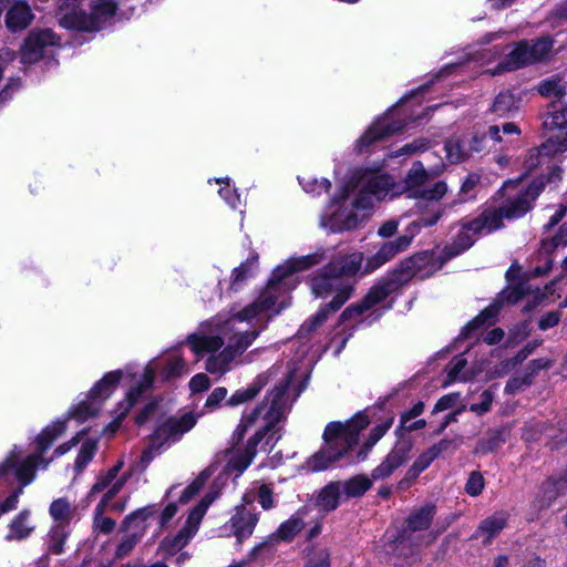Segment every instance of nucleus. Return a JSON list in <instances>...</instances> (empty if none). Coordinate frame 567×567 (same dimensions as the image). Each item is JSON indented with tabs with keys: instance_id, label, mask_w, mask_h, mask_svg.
Returning a JSON list of instances; mask_svg holds the SVG:
<instances>
[{
	"instance_id": "nucleus-4",
	"label": "nucleus",
	"mask_w": 567,
	"mask_h": 567,
	"mask_svg": "<svg viewBox=\"0 0 567 567\" xmlns=\"http://www.w3.org/2000/svg\"><path fill=\"white\" fill-rule=\"evenodd\" d=\"M533 206L530 200L526 198V194L519 193L514 199L507 200L505 205L496 208H485L478 216L470 219L462 218L458 225H463V229L476 239L478 236L494 233L504 227L503 219H517L525 216Z\"/></svg>"
},
{
	"instance_id": "nucleus-19",
	"label": "nucleus",
	"mask_w": 567,
	"mask_h": 567,
	"mask_svg": "<svg viewBox=\"0 0 567 567\" xmlns=\"http://www.w3.org/2000/svg\"><path fill=\"white\" fill-rule=\"evenodd\" d=\"M436 513L437 507L434 503H425L414 508L404 522L412 532H425L431 527Z\"/></svg>"
},
{
	"instance_id": "nucleus-22",
	"label": "nucleus",
	"mask_w": 567,
	"mask_h": 567,
	"mask_svg": "<svg viewBox=\"0 0 567 567\" xmlns=\"http://www.w3.org/2000/svg\"><path fill=\"white\" fill-rule=\"evenodd\" d=\"M507 519L503 515H492L483 519L472 535L473 539L483 538V545H488L506 527Z\"/></svg>"
},
{
	"instance_id": "nucleus-44",
	"label": "nucleus",
	"mask_w": 567,
	"mask_h": 567,
	"mask_svg": "<svg viewBox=\"0 0 567 567\" xmlns=\"http://www.w3.org/2000/svg\"><path fill=\"white\" fill-rule=\"evenodd\" d=\"M279 423V417H272L267 423L258 429L252 436H250L244 447L245 451L250 452L256 456L257 446L264 441L270 431H274L276 425Z\"/></svg>"
},
{
	"instance_id": "nucleus-49",
	"label": "nucleus",
	"mask_w": 567,
	"mask_h": 567,
	"mask_svg": "<svg viewBox=\"0 0 567 567\" xmlns=\"http://www.w3.org/2000/svg\"><path fill=\"white\" fill-rule=\"evenodd\" d=\"M296 274V268H293L290 259L286 261L285 265L277 266L267 282V288L269 290H275L286 278Z\"/></svg>"
},
{
	"instance_id": "nucleus-43",
	"label": "nucleus",
	"mask_w": 567,
	"mask_h": 567,
	"mask_svg": "<svg viewBox=\"0 0 567 567\" xmlns=\"http://www.w3.org/2000/svg\"><path fill=\"white\" fill-rule=\"evenodd\" d=\"M276 302L275 297H265L261 301L252 302L243 308L238 313L237 318L240 321H248L256 318L261 311L270 309Z\"/></svg>"
},
{
	"instance_id": "nucleus-7",
	"label": "nucleus",
	"mask_w": 567,
	"mask_h": 567,
	"mask_svg": "<svg viewBox=\"0 0 567 567\" xmlns=\"http://www.w3.org/2000/svg\"><path fill=\"white\" fill-rule=\"evenodd\" d=\"M412 244V235L404 233L394 240L383 241L375 254L362 264L361 275H369L391 261L396 255L405 251Z\"/></svg>"
},
{
	"instance_id": "nucleus-63",
	"label": "nucleus",
	"mask_w": 567,
	"mask_h": 567,
	"mask_svg": "<svg viewBox=\"0 0 567 567\" xmlns=\"http://www.w3.org/2000/svg\"><path fill=\"white\" fill-rule=\"evenodd\" d=\"M255 458V455L254 454H250V452H247L245 450L236 453L229 461V465L230 467L238 472V473H243L244 471H246L249 465L252 463Z\"/></svg>"
},
{
	"instance_id": "nucleus-32",
	"label": "nucleus",
	"mask_w": 567,
	"mask_h": 567,
	"mask_svg": "<svg viewBox=\"0 0 567 567\" xmlns=\"http://www.w3.org/2000/svg\"><path fill=\"white\" fill-rule=\"evenodd\" d=\"M265 409L266 404L260 402L249 413L243 414L239 424L231 435V444L234 446H237L243 442L247 431L255 425Z\"/></svg>"
},
{
	"instance_id": "nucleus-10",
	"label": "nucleus",
	"mask_w": 567,
	"mask_h": 567,
	"mask_svg": "<svg viewBox=\"0 0 567 567\" xmlns=\"http://www.w3.org/2000/svg\"><path fill=\"white\" fill-rule=\"evenodd\" d=\"M412 449V440H396L395 444L384 457V460L372 470V478L385 480L390 477L395 470L409 461Z\"/></svg>"
},
{
	"instance_id": "nucleus-40",
	"label": "nucleus",
	"mask_w": 567,
	"mask_h": 567,
	"mask_svg": "<svg viewBox=\"0 0 567 567\" xmlns=\"http://www.w3.org/2000/svg\"><path fill=\"white\" fill-rule=\"evenodd\" d=\"M442 217V209L436 208L435 210H430L423 213L416 220H413L405 229L408 235H412V240L420 233L422 228H427L436 225V223Z\"/></svg>"
},
{
	"instance_id": "nucleus-58",
	"label": "nucleus",
	"mask_w": 567,
	"mask_h": 567,
	"mask_svg": "<svg viewBox=\"0 0 567 567\" xmlns=\"http://www.w3.org/2000/svg\"><path fill=\"white\" fill-rule=\"evenodd\" d=\"M553 362L547 358H538L530 360L525 367L524 374L533 383L534 378L542 371L551 367Z\"/></svg>"
},
{
	"instance_id": "nucleus-30",
	"label": "nucleus",
	"mask_w": 567,
	"mask_h": 567,
	"mask_svg": "<svg viewBox=\"0 0 567 567\" xmlns=\"http://www.w3.org/2000/svg\"><path fill=\"white\" fill-rule=\"evenodd\" d=\"M289 382L285 381L275 385L266 395L262 401L266 405L269 403V409L265 415L266 420L272 417H281V411L284 409V398L287 393Z\"/></svg>"
},
{
	"instance_id": "nucleus-1",
	"label": "nucleus",
	"mask_w": 567,
	"mask_h": 567,
	"mask_svg": "<svg viewBox=\"0 0 567 567\" xmlns=\"http://www.w3.org/2000/svg\"><path fill=\"white\" fill-rule=\"evenodd\" d=\"M363 252L357 251L340 255L321 268L317 269L307 279L312 295L316 298L332 299L319 307L299 328V337H307L321 327L331 316L339 311L354 292V278L362 268Z\"/></svg>"
},
{
	"instance_id": "nucleus-20",
	"label": "nucleus",
	"mask_w": 567,
	"mask_h": 567,
	"mask_svg": "<svg viewBox=\"0 0 567 567\" xmlns=\"http://www.w3.org/2000/svg\"><path fill=\"white\" fill-rule=\"evenodd\" d=\"M66 431V419L56 420L51 425L45 426L37 435L34 440L35 451L43 458V454L52 446V444Z\"/></svg>"
},
{
	"instance_id": "nucleus-56",
	"label": "nucleus",
	"mask_w": 567,
	"mask_h": 567,
	"mask_svg": "<svg viewBox=\"0 0 567 567\" xmlns=\"http://www.w3.org/2000/svg\"><path fill=\"white\" fill-rule=\"evenodd\" d=\"M485 481L481 472L473 471L470 473L464 491L467 495L476 497L482 494Z\"/></svg>"
},
{
	"instance_id": "nucleus-51",
	"label": "nucleus",
	"mask_w": 567,
	"mask_h": 567,
	"mask_svg": "<svg viewBox=\"0 0 567 567\" xmlns=\"http://www.w3.org/2000/svg\"><path fill=\"white\" fill-rule=\"evenodd\" d=\"M525 295L526 292L523 288V284H518L502 290L493 302H501L503 308L505 303L516 305L525 297Z\"/></svg>"
},
{
	"instance_id": "nucleus-29",
	"label": "nucleus",
	"mask_w": 567,
	"mask_h": 567,
	"mask_svg": "<svg viewBox=\"0 0 567 567\" xmlns=\"http://www.w3.org/2000/svg\"><path fill=\"white\" fill-rule=\"evenodd\" d=\"M518 109L519 100L516 99L515 94L511 90H504L495 96L489 111L498 117H506L517 112Z\"/></svg>"
},
{
	"instance_id": "nucleus-61",
	"label": "nucleus",
	"mask_w": 567,
	"mask_h": 567,
	"mask_svg": "<svg viewBox=\"0 0 567 567\" xmlns=\"http://www.w3.org/2000/svg\"><path fill=\"white\" fill-rule=\"evenodd\" d=\"M375 445L374 442H371L368 437L364 443L360 446L357 453H353V449L349 451V454L346 456V463L348 465L357 464L359 462H363L368 458L372 447Z\"/></svg>"
},
{
	"instance_id": "nucleus-5",
	"label": "nucleus",
	"mask_w": 567,
	"mask_h": 567,
	"mask_svg": "<svg viewBox=\"0 0 567 567\" xmlns=\"http://www.w3.org/2000/svg\"><path fill=\"white\" fill-rule=\"evenodd\" d=\"M422 90L423 87L412 91L409 95L400 99L396 105L388 109L383 114L378 116L355 141L354 151L358 154L368 153L370 147L374 144L383 142L398 133H402L406 127L408 122L405 120H390V114L396 106L402 105L406 99L416 95L417 92Z\"/></svg>"
},
{
	"instance_id": "nucleus-46",
	"label": "nucleus",
	"mask_w": 567,
	"mask_h": 567,
	"mask_svg": "<svg viewBox=\"0 0 567 567\" xmlns=\"http://www.w3.org/2000/svg\"><path fill=\"white\" fill-rule=\"evenodd\" d=\"M492 144L485 128L473 127L472 136L468 141V151L471 153L489 152Z\"/></svg>"
},
{
	"instance_id": "nucleus-27",
	"label": "nucleus",
	"mask_w": 567,
	"mask_h": 567,
	"mask_svg": "<svg viewBox=\"0 0 567 567\" xmlns=\"http://www.w3.org/2000/svg\"><path fill=\"white\" fill-rule=\"evenodd\" d=\"M542 507L549 508L560 496L567 493V475L548 477L543 483Z\"/></svg>"
},
{
	"instance_id": "nucleus-13",
	"label": "nucleus",
	"mask_w": 567,
	"mask_h": 567,
	"mask_svg": "<svg viewBox=\"0 0 567 567\" xmlns=\"http://www.w3.org/2000/svg\"><path fill=\"white\" fill-rule=\"evenodd\" d=\"M59 25L65 30L75 32L91 33L99 31V24L94 22V18H92L91 13H87L80 7L61 12Z\"/></svg>"
},
{
	"instance_id": "nucleus-15",
	"label": "nucleus",
	"mask_w": 567,
	"mask_h": 567,
	"mask_svg": "<svg viewBox=\"0 0 567 567\" xmlns=\"http://www.w3.org/2000/svg\"><path fill=\"white\" fill-rule=\"evenodd\" d=\"M530 64L534 63L528 49V41L522 40L504 56L498 63L497 69L499 71H516Z\"/></svg>"
},
{
	"instance_id": "nucleus-33",
	"label": "nucleus",
	"mask_w": 567,
	"mask_h": 567,
	"mask_svg": "<svg viewBox=\"0 0 567 567\" xmlns=\"http://www.w3.org/2000/svg\"><path fill=\"white\" fill-rule=\"evenodd\" d=\"M117 8V0H93L91 2L90 13L94 18V22L99 24V31L107 20L116 14Z\"/></svg>"
},
{
	"instance_id": "nucleus-53",
	"label": "nucleus",
	"mask_w": 567,
	"mask_h": 567,
	"mask_svg": "<svg viewBox=\"0 0 567 567\" xmlns=\"http://www.w3.org/2000/svg\"><path fill=\"white\" fill-rule=\"evenodd\" d=\"M530 334L529 321L524 320L514 326L508 332L506 347H514Z\"/></svg>"
},
{
	"instance_id": "nucleus-47",
	"label": "nucleus",
	"mask_w": 567,
	"mask_h": 567,
	"mask_svg": "<svg viewBox=\"0 0 567 567\" xmlns=\"http://www.w3.org/2000/svg\"><path fill=\"white\" fill-rule=\"evenodd\" d=\"M185 369V361L181 357H174L167 360L162 368L159 375L162 381L168 382L173 379L179 378Z\"/></svg>"
},
{
	"instance_id": "nucleus-25",
	"label": "nucleus",
	"mask_w": 567,
	"mask_h": 567,
	"mask_svg": "<svg viewBox=\"0 0 567 567\" xmlns=\"http://www.w3.org/2000/svg\"><path fill=\"white\" fill-rule=\"evenodd\" d=\"M340 486L338 481L329 482L318 493L315 505L320 512L330 513L340 505Z\"/></svg>"
},
{
	"instance_id": "nucleus-45",
	"label": "nucleus",
	"mask_w": 567,
	"mask_h": 567,
	"mask_svg": "<svg viewBox=\"0 0 567 567\" xmlns=\"http://www.w3.org/2000/svg\"><path fill=\"white\" fill-rule=\"evenodd\" d=\"M68 532L62 525H55L49 533L48 551L52 555H61L64 551V544Z\"/></svg>"
},
{
	"instance_id": "nucleus-2",
	"label": "nucleus",
	"mask_w": 567,
	"mask_h": 567,
	"mask_svg": "<svg viewBox=\"0 0 567 567\" xmlns=\"http://www.w3.org/2000/svg\"><path fill=\"white\" fill-rule=\"evenodd\" d=\"M475 243L476 239H472L463 225H460L452 243L445 245L441 252L435 249L417 251L402 259L392 269L403 287L413 279L423 281L433 277L447 261L467 251Z\"/></svg>"
},
{
	"instance_id": "nucleus-36",
	"label": "nucleus",
	"mask_w": 567,
	"mask_h": 567,
	"mask_svg": "<svg viewBox=\"0 0 567 567\" xmlns=\"http://www.w3.org/2000/svg\"><path fill=\"white\" fill-rule=\"evenodd\" d=\"M303 567H331L329 548H316L313 545L303 549Z\"/></svg>"
},
{
	"instance_id": "nucleus-12",
	"label": "nucleus",
	"mask_w": 567,
	"mask_h": 567,
	"mask_svg": "<svg viewBox=\"0 0 567 567\" xmlns=\"http://www.w3.org/2000/svg\"><path fill=\"white\" fill-rule=\"evenodd\" d=\"M14 478L18 481L19 486L16 489H21V494L23 493V488L31 484L37 475V470L40 464L44 462L43 458L39 456V454H30L24 460L20 461V452L18 447L14 446Z\"/></svg>"
},
{
	"instance_id": "nucleus-18",
	"label": "nucleus",
	"mask_w": 567,
	"mask_h": 567,
	"mask_svg": "<svg viewBox=\"0 0 567 567\" xmlns=\"http://www.w3.org/2000/svg\"><path fill=\"white\" fill-rule=\"evenodd\" d=\"M157 513V505L150 504L144 507L137 508L130 513L122 522V529L131 530L133 534H140L141 538L146 533L148 527L147 519Z\"/></svg>"
},
{
	"instance_id": "nucleus-39",
	"label": "nucleus",
	"mask_w": 567,
	"mask_h": 567,
	"mask_svg": "<svg viewBox=\"0 0 567 567\" xmlns=\"http://www.w3.org/2000/svg\"><path fill=\"white\" fill-rule=\"evenodd\" d=\"M344 424L348 426V446L355 447L359 443L360 432L368 427L370 420L364 412H358Z\"/></svg>"
},
{
	"instance_id": "nucleus-31",
	"label": "nucleus",
	"mask_w": 567,
	"mask_h": 567,
	"mask_svg": "<svg viewBox=\"0 0 567 567\" xmlns=\"http://www.w3.org/2000/svg\"><path fill=\"white\" fill-rule=\"evenodd\" d=\"M265 386V381L258 377L247 388L236 390L227 400L226 405L235 408L252 401Z\"/></svg>"
},
{
	"instance_id": "nucleus-52",
	"label": "nucleus",
	"mask_w": 567,
	"mask_h": 567,
	"mask_svg": "<svg viewBox=\"0 0 567 567\" xmlns=\"http://www.w3.org/2000/svg\"><path fill=\"white\" fill-rule=\"evenodd\" d=\"M97 414V409L93 406V403L89 400H83L78 403L72 411L69 413V417L75 419L78 422L82 423L90 417H93Z\"/></svg>"
},
{
	"instance_id": "nucleus-42",
	"label": "nucleus",
	"mask_w": 567,
	"mask_h": 567,
	"mask_svg": "<svg viewBox=\"0 0 567 567\" xmlns=\"http://www.w3.org/2000/svg\"><path fill=\"white\" fill-rule=\"evenodd\" d=\"M554 45V39L550 35H544L528 42V49L532 55L533 63L544 61Z\"/></svg>"
},
{
	"instance_id": "nucleus-64",
	"label": "nucleus",
	"mask_w": 567,
	"mask_h": 567,
	"mask_svg": "<svg viewBox=\"0 0 567 567\" xmlns=\"http://www.w3.org/2000/svg\"><path fill=\"white\" fill-rule=\"evenodd\" d=\"M460 399L461 394L458 392H451L442 395L434 404L432 414H437L449 409H453L457 404Z\"/></svg>"
},
{
	"instance_id": "nucleus-11",
	"label": "nucleus",
	"mask_w": 567,
	"mask_h": 567,
	"mask_svg": "<svg viewBox=\"0 0 567 567\" xmlns=\"http://www.w3.org/2000/svg\"><path fill=\"white\" fill-rule=\"evenodd\" d=\"M34 18L27 0H12L4 14V27L11 34L21 33L32 24Z\"/></svg>"
},
{
	"instance_id": "nucleus-37",
	"label": "nucleus",
	"mask_w": 567,
	"mask_h": 567,
	"mask_svg": "<svg viewBox=\"0 0 567 567\" xmlns=\"http://www.w3.org/2000/svg\"><path fill=\"white\" fill-rule=\"evenodd\" d=\"M373 481L365 474L354 475L343 483V492L350 498L361 497L372 487Z\"/></svg>"
},
{
	"instance_id": "nucleus-6",
	"label": "nucleus",
	"mask_w": 567,
	"mask_h": 567,
	"mask_svg": "<svg viewBox=\"0 0 567 567\" xmlns=\"http://www.w3.org/2000/svg\"><path fill=\"white\" fill-rule=\"evenodd\" d=\"M60 37L52 29L34 28L29 31L20 45V60L23 64H37L43 60L49 47L59 45Z\"/></svg>"
},
{
	"instance_id": "nucleus-62",
	"label": "nucleus",
	"mask_w": 567,
	"mask_h": 567,
	"mask_svg": "<svg viewBox=\"0 0 567 567\" xmlns=\"http://www.w3.org/2000/svg\"><path fill=\"white\" fill-rule=\"evenodd\" d=\"M362 188L371 196L379 195L388 189V182L382 175H373L364 182Z\"/></svg>"
},
{
	"instance_id": "nucleus-3",
	"label": "nucleus",
	"mask_w": 567,
	"mask_h": 567,
	"mask_svg": "<svg viewBox=\"0 0 567 567\" xmlns=\"http://www.w3.org/2000/svg\"><path fill=\"white\" fill-rule=\"evenodd\" d=\"M538 91L544 96H556L550 103L543 126L547 132H556L548 136L543 147L549 153L558 154L567 151V96L558 80L547 79L540 82Z\"/></svg>"
},
{
	"instance_id": "nucleus-54",
	"label": "nucleus",
	"mask_w": 567,
	"mask_h": 567,
	"mask_svg": "<svg viewBox=\"0 0 567 567\" xmlns=\"http://www.w3.org/2000/svg\"><path fill=\"white\" fill-rule=\"evenodd\" d=\"M161 400L155 398L147 402L134 416V424L138 427L145 425L157 412Z\"/></svg>"
},
{
	"instance_id": "nucleus-59",
	"label": "nucleus",
	"mask_w": 567,
	"mask_h": 567,
	"mask_svg": "<svg viewBox=\"0 0 567 567\" xmlns=\"http://www.w3.org/2000/svg\"><path fill=\"white\" fill-rule=\"evenodd\" d=\"M14 478V450H11L7 457L0 463V482L9 485Z\"/></svg>"
},
{
	"instance_id": "nucleus-48",
	"label": "nucleus",
	"mask_w": 567,
	"mask_h": 567,
	"mask_svg": "<svg viewBox=\"0 0 567 567\" xmlns=\"http://www.w3.org/2000/svg\"><path fill=\"white\" fill-rule=\"evenodd\" d=\"M209 476L210 473L207 470L202 471L197 477L182 492L178 499L179 503L187 504L196 494L199 493Z\"/></svg>"
},
{
	"instance_id": "nucleus-28",
	"label": "nucleus",
	"mask_w": 567,
	"mask_h": 567,
	"mask_svg": "<svg viewBox=\"0 0 567 567\" xmlns=\"http://www.w3.org/2000/svg\"><path fill=\"white\" fill-rule=\"evenodd\" d=\"M30 515V509L23 508L14 516V518L9 524V532L6 536L7 540H23L33 533L34 526L28 525Z\"/></svg>"
},
{
	"instance_id": "nucleus-60",
	"label": "nucleus",
	"mask_w": 567,
	"mask_h": 567,
	"mask_svg": "<svg viewBox=\"0 0 567 567\" xmlns=\"http://www.w3.org/2000/svg\"><path fill=\"white\" fill-rule=\"evenodd\" d=\"M375 445L374 442H371L368 437L364 443L360 446L357 453H353V449L349 451V454L346 456V463L348 465L357 464L359 462H363L368 458L372 447Z\"/></svg>"
},
{
	"instance_id": "nucleus-26",
	"label": "nucleus",
	"mask_w": 567,
	"mask_h": 567,
	"mask_svg": "<svg viewBox=\"0 0 567 567\" xmlns=\"http://www.w3.org/2000/svg\"><path fill=\"white\" fill-rule=\"evenodd\" d=\"M414 533L405 523L396 530V534L390 540V546L398 556L409 557L416 553L417 545L413 542Z\"/></svg>"
},
{
	"instance_id": "nucleus-55",
	"label": "nucleus",
	"mask_w": 567,
	"mask_h": 567,
	"mask_svg": "<svg viewBox=\"0 0 567 567\" xmlns=\"http://www.w3.org/2000/svg\"><path fill=\"white\" fill-rule=\"evenodd\" d=\"M141 533L140 534H133L127 533L123 536L122 540L118 543L115 549V557L116 558H124L126 557L136 546V544L141 540Z\"/></svg>"
},
{
	"instance_id": "nucleus-21",
	"label": "nucleus",
	"mask_w": 567,
	"mask_h": 567,
	"mask_svg": "<svg viewBox=\"0 0 567 567\" xmlns=\"http://www.w3.org/2000/svg\"><path fill=\"white\" fill-rule=\"evenodd\" d=\"M259 520L258 514L243 509L230 518L231 528L238 544L249 538Z\"/></svg>"
},
{
	"instance_id": "nucleus-50",
	"label": "nucleus",
	"mask_w": 567,
	"mask_h": 567,
	"mask_svg": "<svg viewBox=\"0 0 567 567\" xmlns=\"http://www.w3.org/2000/svg\"><path fill=\"white\" fill-rule=\"evenodd\" d=\"M323 259L324 251L320 250L298 258H290V261L293 268H296V272H299L321 264Z\"/></svg>"
},
{
	"instance_id": "nucleus-38",
	"label": "nucleus",
	"mask_w": 567,
	"mask_h": 567,
	"mask_svg": "<svg viewBox=\"0 0 567 567\" xmlns=\"http://www.w3.org/2000/svg\"><path fill=\"white\" fill-rule=\"evenodd\" d=\"M97 451V440L95 439H86L74 460V471L76 474H81L89 463L93 460L95 453Z\"/></svg>"
},
{
	"instance_id": "nucleus-41",
	"label": "nucleus",
	"mask_w": 567,
	"mask_h": 567,
	"mask_svg": "<svg viewBox=\"0 0 567 567\" xmlns=\"http://www.w3.org/2000/svg\"><path fill=\"white\" fill-rule=\"evenodd\" d=\"M444 150L446 158L451 164H461L470 156V151H466L463 142L458 137H451L445 141Z\"/></svg>"
},
{
	"instance_id": "nucleus-23",
	"label": "nucleus",
	"mask_w": 567,
	"mask_h": 567,
	"mask_svg": "<svg viewBox=\"0 0 567 567\" xmlns=\"http://www.w3.org/2000/svg\"><path fill=\"white\" fill-rule=\"evenodd\" d=\"M322 439L327 446L346 450L349 454L353 446H348V426L339 421L330 422L326 425Z\"/></svg>"
},
{
	"instance_id": "nucleus-16",
	"label": "nucleus",
	"mask_w": 567,
	"mask_h": 567,
	"mask_svg": "<svg viewBox=\"0 0 567 567\" xmlns=\"http://www.w3.org/2000/svg\"><path fill=\"white\" fill-rule=\"evenodd\" d=\"M121 369L106 372L99 381H96L89 392L91 400H107L120 385L123 379Z\"/></svg>"
},
{
	"instance_id": "nucleus-17",
	"label": "nucleus",
	"mask_w": 567,
	"mask_h": 567,
	"mask_svg": "<svg viewBox=\"0 0 567 567\" xmlns=\"http://www.w3.org/2000/svg\"><path fill=\"white\" fill-rule=\"evenodd\" d=\"M347 454L346 450H338L326 445L308 457L306 464L311 472H322L337 462L344 460Z\"/></svg>"
},
{
	"instance_id": "nucleus-35",
	"label": "nucleus",
	"mask_w": 567,
	"mask_h": 567,
	"mask_svg": "<svg viewBox=\"0 0 567 567\" xmlns=\"http://www.w3.org/2000/svg\"><path fill=\"white\" fill-rule=\"evenodd\" d=\"M506 442V430L503 427L494 429L487 432L486 436L477 442L476 451L482 454H492L496 452Z\"/></svg>"
},
{
	"instance_id": "nucleus-24",
	"label": "nucleus",
	"mask_w": 567,
	"mask_h": 567,
	"mask_svg": "<svg viewBox=\"0 0 567 567\" xmlns=\"http://www.w3.org/2000/svg\"><path fill=\"white\" fill-rule=\"evenodd\" d=\"M258 252L252 251L245 261L233 269L229 284L230 290L239 291L243 288L247 279L255 275V270L258 268Z\"/></svg>"
},
{
	"instance_id": "nucleus-34",
	"label": "nucleus",
	"mask_w": 567,
	"mask_h": 567,
	"mask_svg": "<svg viewBox=\"0 0 567 567\" xmlns=\"http://www.w3.org/2000/svg\"><path fill=\"white\" fill-rule=\"evenodd\" d=\"M303 527V519L300 516L292 515L279 525L271 537L281 542L291 543Z\"/></svg>"
},
{
	"instance_id": "nucleus-14",
	"label": "nucleus",
	"mask_w": 567,
	"mask_h": 567,
	"mask_svg": "<svg viewBox=\"0 0 567 567\" xmlns=\"http://www.w3.org/2000/svg\"><path fill=\"white\" fill-rule=\"evenodd\" d=\"M502 310L501 302H491L487 307L480 311L472 320H470L461 330L457 339H470L481 328L493 326Z\"/></svg>"
},
{
	"instance_id": "nucleus-8",
	"label": "nucleus",
	"mask_w": 567,
	"mask_h": 567,
	"mask_svg": "<svg viewBox=\"0 0 567 567\" xmlns=\"http://www.w3.org/2000/svg\"><path fill=\"white\" fill-rule=\"evenodd\" d=\"M196 421L195 415L190 412L183 414L178 419H166L150 435L152 447L161 449L169 439L190 431L195 426Z\"/></svg>"
},
{
	"instance_id": "nucleus-9",
	"label": "nucleus",
	"mask_w": 567,
	"mask_h": 567,
	"mask_svg": "<svg viewBox=\"0 0 567 567\" xmlns=\"http://www.w3.org/2000/svg\"><path fill=\"white\" fill-rule=\"evenodd\" d=\"M403 285L393 269L380 277L361 298V303L367 311L385 301L392 293L401 290Z\"/></svg>"
},
{
	"instance_id": "nucleus-57",
	"label": "nucleus",
	"mask_w": 567,
	"mask_h": 567,
	"mask_svg": "<svg viewBox=\"0 0 567 567\" xmlns=\"http://www.w3.org/2000/svg\"><path fill=\"white\" fill-rule=\"evenodd\" d=\"M540 339H535L527 342L513 358L507 360V365L515 368L523 363L540 344Z\"/></svg>"
}]
</instances>
